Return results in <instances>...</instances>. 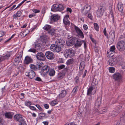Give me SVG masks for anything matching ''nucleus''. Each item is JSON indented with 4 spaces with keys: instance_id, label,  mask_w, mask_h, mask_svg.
Listing matches in <instances>:
<instances>
[{
    "instance_id": "1",
    "label": "nucleus",
    "mask_w": 125,
    "mask_h": 125,
    "mask_svg": "<svg viewBox=\"0 0 125 125\" xmlns=\"http://www.w3.org/2000/svg\"><path fill=\"white\" fill-rule=\"evenodd\" d=\"M57 45H52L50 46L51 50L55 52H58L61 51L62 49L63 48L65 44V42L63 40H58L56 41Z\"/></svg>"
},
{
    "instance_id": "2",
    "label": "nucleus",
    "mask_w": 125,
    "mask_h": 125,
    "mask_svg": "<svg viewBox=\"0 0 125 125\" xmlns=\"http://www.w3.org/2000/svg\"><path fill=\"white\" fill-rule=\"evenodd\" d=\"M64 9V8L62 5L56 4L53 5L52 10L54 11H60L63 10Z\"/></svg>"
},
{
    "instance_id": "3",
    "label": "nucleus",
    "mask_w": 125,
    "mask_h": 125,
    "mask_svg": "<svg viewBox=\"0 0 125 125\" xmlns=\"http://www.w3.org/2000/svg\"><path fill=\"white\" fill-rule=\"evenodd\" d=\"M50 68L49 66L48 65H45L43 66L41 69V73L42 75L45 76L48 74Z\"/></svg>"
},
{
    "instance_id": "4",
    "label": "nucleus",
    "mask_w": 125,
    "mask_h": 125,
    "mask_svg": "<svg viewBox=\"0 0 125 125\" xmlns=\"http://www.w3.org/2000/svg\"><path fill=\"white\" fill-rule=\"evenodd\" d=\"M117 48L120 51H124L125 49V43L123 41L119 42L117 45Z\"/></svg>"
},
{
    "instance_id": "5",
    "label": "nucleus",
    "mask_w": 125,
    "mask_h": 125,
    "mask_svg": "<svg viewBox=\"0 0 125 125\" xmlns=\"http://www.w3.org/2000/svg\"><path fill=\"white\" fill-rule=\"evenodd\" d=\"M75 53V52L72 49L66 50L65 52V56L67 58L71 57L73 56Z\"/></svg>"
},
{
    "instance_id": "6",
    "label": "nucleus",
    "mask_w": 125,
    "mask_h": 125,
    "mask_svg": "<svg viewBox=\"0 0 125 125\" xmlns=\"http://www.w3.org/2000/svg\"><path fill=\"white\" fill-rule=\"evenodd\" d=\"M91 9V6L89 5L86 4L84 6V8L81 10V11L84 14L86 15L90 11Z\"/></svg>"
},
{
    "instance_id": "7",
    "label": "nucleus",
    "mask_w": 125,
    "mask_h": 125,
    "mask_svg": "<svg viewBox=\"0 0 125 125\" xmlns=\"http://www.w3.org/2000/svg\"><path fill=\"white\" fill-rule=\"evenodd\" d=\"M47 58L50 60L53 59L55 57L53 53L50 51L47 52L45 53Z\"/></svg>"
},
{
    "instance_id": "8",
    "label": "nucleus",
    "mask_w": 125,
    "mask_h": 125,
    "mask_svg": "<svg viewBox=\"0 0 125 125\" xmlns=\"http://www.w3.org/2000/svg\"><path fill=\"white\" fill-rule=\"evenodd\" d=\"M38 60L41 61H44L46 59L44 54L41 52H39L37 53L36 56Z\"/></svg>"
},
{
    "instance_id": "9",
    "label": "nucleus",
    "mask_w": 125,
    "mask_h": 125,
    "mask_svg": "<svg viewBox=\"0 0 125 125\" xmlns=\"http://www.w3.org/2000/svg\"><path fill=\"white\" fill-rule=\"evenodd\" d=\"M30 66V68L33 71L39 70L42 67L41 64L40 63L37 64L36 65L33 64H31Z\"/></svg>"
},
{
    "instance_id": "10",
    "label": "nucleus",
    "mask_w": 125,
    "mask_h": 125,
    "mask_svg": "<svg viewBox=\"0 0 125 125\" xmlns=\"http://www.w3.org/2000/svg\"><path fill=\"white\" fill-rule=\"evenodd\" d=\"M49 38L45 34H43L40 36V39L44 43V45H45L48 43V41Z\"/></svg>"
},
{
    "instance_id": "11",
    "label": "nucleus",
    "mask_w": 125,
    "mask_h": 125,
    "mask_svg": "<svg viewBox=\"0 0 125 125\" xmlns=\"http://www.w3.org/2000/svg\"><path fill=\"white\" fill-rule=\"evenodd\" d=\"M67 40V45L71 46L75 44L76 39L75 38L70 37V38H68Z\"/></svg>"
},
{
    "instance_id": "12",
    "label": "nucleus",
    "mask_w": 125,
    "mask_h": 125,
    "mask_svg": "<svg viewBox=\"0 0 125 125\" xmlns=\"http://www.w3.org/2000/svg\"><path fill=\"white\" fill-rule=\"evenodd\" d=\"M113 78L115 80L118 82L120 81L122 78L121 74L118 73H115L113 75Z\"/></svg>"
},
{
    "instance_id": "13",
    "label": "nucleus",
    "mask_w": 125,
    "mask_h": 125,
    "mask_svg": "<svg viewBox=\"0 0 125 125\" xmlns=\"http://www.w3.org/2000/svg\"><path fill=\"white\" fill-rule=\"evenodd\" d=\"M96 92L95 88H93V86H91L87 90V95H90L94 94Z\"/></svg>"
},
{
    "instance_id": "14",
    "label": "nucleus",
    "mask_w": 125,
    "mask_h": 125,
    "mask_svg": "<svg viewBox=\"0 0 125 125\" xmlns=\"http://www.w3.org/2000/svg\"><path fill=\"white\" fill-rule=\"evenodd\" d=\"M76 33L78 34L79 36L82 38H83L84 36L83 33L78 27L75 26L74 27Z\"/></svg>"
},
{
    "instance_id": "15",
    "label": "nucleus",
    "mask_w": 125,
    "mask_h": 125,
    "mask_svg": "<svg viewBox=\"0 0 125 125\" xmlns=\"http://www.w3.org/2000/svg\"><path fill=\"white\" fill-rule=\"evenodd\" d=\"M35 75V73L33 71H31L29 72L26 73V75L31 79H32L34 78Z\"/></svg>"
},
{
    "instance_id": "16",
    "label": "nucleus",
    "mask_w": 125,
    "mask_h": 125,
    "mask_svg": "<svg viewBox=\"0 0 125 125\" xmlns=\"http://www.w3.org/2000/svg\"><path fill=\"white\" fill-rule=\"evenodd\" d=\"M33 62V60L31 58L28 56H27L25 58L24 62L25 64H28Z\"/></svg>"
},
{
    "instance_id": "17",
    "label": "nucleus",
    "mask_w": 125,
    "mask_h": 125,
    "mask_svg": "<svg viewBox=\"0 0 125 125\" xmlns=\"http://www.w3.org/2000/svg\"><path fill=\"white\" fill-rule=\"evenodd\" d=\"M69 15H66L64 17L63 20L64 23L65 25H69L70 24V21L69 20Z\"/></svg>"
},
{
    "instance_id": "18",
    "label": "nucleus",
    "mask_w": 125,
    "mask_h": 125,
    "mask_svg": "<svg viewBox=\"0 0 125 125\" xmlns=\"http://www.w3.org/2000/svg\"><path fill=\"white\" fill-rule=\"evenodd\" d=\"M102 98L100 97H98L95 104V106L96 108H98L101 103Z\"/></svg>"
},
{
    "instance_id": "19",
    "label": "nucleus",
    "mask_w": 125,
    "mask_h": 125,
    "mask_svg": "<svg viewBox=\"0 0 125 125\" xmlns=\"http://www.w3.org/2000/svg\"><path fill=\"white\" fill-rule=\"evenodd\" d=\"M14 118L15 119L19 122L24 119L23 116L20 114L15 115L14 116Z\"/></svg>"
},
{
    "instance_id": "20",
    "label": "nucleus",
    "mask_w": 125,
    "mask_h": 125,
    "mask_svg": "<svg viewBox=\"0 0 125 125\" xmlns=\"http://www.w3.org/2000/svg\"><path fill=\"white\" fill-rule=\"evenodd\" d=\"M59 16L57 14H53L52 16L51 20L52 21H57L59 18Z\"/></svg>"
},
{
    "instance_id": "21",
    "label": "nucleus",
    "mask_w": 125,
    "mask_h": 125,
    "mask_svg": "<svg viewBox=\"0 0 125 125\" xmlns=\"http://www.w3.org/2000/svg\"><path fill=\"white\" fill-rule=\"evenodd\" d=\"M83 59L82 60V62H80L79 67V69L80 70H83L84 67L85 66V63L84 61V57H83Z\"/></svg>"
},
{
    "instance_id": "22",
    "label": "nucleus",
    "mask_w": 125,
    "mask_h": 125,
    "mask_svg": "<svg viewBox=\"0 0 125 125\" xmlns=\"http://www.w3.org/2000/svg\"><path fill=\"white\" fill-rule=\"evenodd\" d=\"M13 115V113L10 112H6L4 114L5 117L8 119H11Z\"/></svg>"
},
{
    "instance_id": "23",
    "label": "nucleus",
    "mask_w": 125,
    "mask_h": 125,
    "mask_svg": "<svg viewBox=\"0 0 125 125\" xmlns=\"http://www.w3.org/2000/svg\"><path fill=\"white\" fill-rule=\"evenodd\" d=\"M98 9L104 12L106 10V5L105 3L104 2L101 3Z\"/></svg>"
},
{
    "instance_id": "24",
    "label": "nucleus",
    "mask_w": 125,
    "mask_h": 125,
    "mask_svg": "<svg viewBox=\"0 0 125 125\" xmlns=\"http://www.w3.org/2000/svg\"><path fill=\"white\" fill-rule=\"evenodd\" d=\"M67 92L65 90L62 91L60 94H59V96L61 98L64 97L66 95Z\"/></svg>"
},
{
    "instance_id": "25",
    "label": "nucleus",
    "mask_w": 125,
    "mask_h": 125,
    "mask_svg": "<svg viewBox=\"0 0 125 125\" xmlns=\"http://www.w3.org/2000/svg\"><path fill=\"white\" fill-rule=\"evenodd\" d=\"M115 31H111L109 33V38L112 39V41H113L115 37Z\"/></svg>"
},
{
    "instance_id": "26",
    "label": "nucleus",
    "mask_w": 125,
    "mask_h": 125,
    "mask_svg": "<svg viewBox=\"0 0 125 125\" xmlns=\"http://www.w3.org/2000/svg\"><path fill=\"white\" fill-rule=\"evenodd\" d=\"M118 9L119 11L122 12L123 9V5L121 2H119L118 4Z\"/></svg>"
},
{
    "instance_id": "27",
    "label": "nucleus",
    "mask_w": 125,
    "mask_h": 125,
    "mask_svg": "<svg viewBox=\"0 0 125 125\" xmlns=\"http://www.w3.org/2000/svg\"><path fill=\"white\" fill-rule=\"evenodd\" d=\"M104 11L98 9L96 12V14L98 17H100L103 14Z\"/></svg>"
},
{
    "instance_id": "28",
    "label": "nucleus",
    "mask_w": 125,
    "mask_h": 125,
    "mask_svg": "<svg viewBox=\"0 0 125 125\" xmlns=\"http://www.w3.org/2000/svg\"><path fill=\"white\" fill-rule=\"evenodd\" d=\"M48 115H46V114L43 113H41L39 114V118L40 119H42L43 117L47 118Z\"/></svg>"
},
{
    "instance_id": "29",
    "label": "nucleus",
    "mask_w": 125,
    "mask_h": 125,
    "mask_svg": "<svg viewBox=\"0 0 125 125\" xmlns=\"http://www.w3.org/2000/svg\"><path fill=\"white\" fill-rule=\"evenodd\" d=\"M55 72L53 69L50 68V70L48 73L50 76H53L55 74Z\"/></svg>"
},
{
    "instance_id": "30",
    "label": "nucleus",
    "mask_w": 125,
    "mask_h": 125,
    "mask_svg": "<svg viewBox=\"0 0 125 125\" xmlns=\"http://www.w3.org/2000/svg\"><path fill=\"white\" fill-rule=\"evenodd\" d=\"M10 54L9 52H8L4 56H2L3 60H8L10 57Z\"/></svg>"
},
{
    "instance_id": "31",
    "label": "nucleus",
    "mask_w": 125,
    "mask_h": 125,
    "mask_svg": "<svg viewBox=\"0 0 125 125\" xmlns=\"http://www.w3.org/2000/svg\"><path fill=\"white\" fill-rule=\"evenodd\" d=\"M74 60L73 58H72L68 60L66 62V64L67 65L72 64L74 62Z\"/></svg>"
},
{
    "instance_id": "32",
    "label": "nucleus",
    "mask_w": 125,
    "mask_h": 125,
    "mask_svg": "<svg viewBox=\"0 0 125 125\" xmlns=\"http://www.w3.org/2000/svg\"><path fill=\"white\" fill-rule=\"evenodd\" d=\"M48 33L52 36H53L54 35L55 33V30L54 29H52L49 30Z\"/></svg>"
},
{
    "instance_id": "33",
    "label": "nucleus",
    "mask_w": 125,
    "mask_h": 125,
    "mask_svg": "<svg viewBox=\"0 0 125 125\" xmlns=\"http://www.w3.org/2000/svg\"><path fill=\"white\" fill-rule=\"evenodd\" d=\"M98 84L97 81L96 79H94L92 83L91 86H93V88L96 87V85Z\"/></svg>"
},
{
    "instance_id": "34",
    "label": "nucleus",
    "mask_w": 125,
    "mask_h": 125,
    "mask_svg": "<svg viewBox=\"0 0 125 125\" xmlns=\"http://www.w3.org/2000/svg\"><path fill=\"white\" fill-rule=\"evenodd\" d=\"M77 40V43L75 44V46L76 47H80L83 42H82V40H80V41H78Z\"/></svg>"
},
{
    "instance_id": "35",
    "label": "nucleus",
    "mask_w": 125,
    "mask_h": 125,
    "mask_svg": "<svg viewBox=\"0 0 125 125\" xmlns=\"http://www.w3.org/2000/svg\"><path fill=\"white\" fill-rule=\"evenodd\" d=\"M108 111V109L107 107H104L102 110L100 111L97 110V111H98L100 114H104L107 112Z\"/></svg>"
},
{
    "instance_id": "36",
    "label": "nucleus",
    "mask_w": 125,
    "mask_h": 125,
    "mask_svg": "<svg viewBox=\"0 0 125 125\" xmlns=\"http://www.w3.org/2000/svg\"><path fill=\"white\" fill-rule=\"evenodd\" d=\"M51 28V26L49 25L46 24L43 27V28L44 30L48 31L50 30Z\"/></svg>"
},
{
    "instance_id": "37",
    "label": "nucleus",
    "mask_w": 125,
    "mask_h": 125,
    "mask_svg": "<svg viewBox=\"0 0 125 125\" xmlns=\"http://www.w3.org/2000/svg\"><path fill=\"white\" fill-rule=\"evenodd\" d=\"M113 52H112L110 50L107 51V55L108 57H111L114 55Z\"/></svg>"
},
{
    "instance_id": "38",
    "label": "nucleus",
    "mask_w": 125,
    "mask_h": 125,
    "mask_svg": "<svg viewBox=\"0 0 125 125\" xmlns=\"http://www.w3.org/2000/svg\"><path fill=\"white\" fill-rule=\"evenodd\" d=\"M19 125H27V124L25 119H23L19 122Z\"/></svg>"
},
{
    "instance_id": "39",
    "label": "nucleus",
    "mask_w": 125,
    "mask_h": 125,
    "mask_svg": "<svg viewBox=\"0 0 125 125\" xmlns=\"http://www.w3.org/2000/svg\"><path fill=\"white\" fill-rule=\"evenodd\" d=\"M33 47L35 48H37L41 47L42 44L40 43H35L34 44H33Z\"/></svg>"
},
{
    "instance_id": "40",
    "label": "nucleus",
    "mask_w": 125,
    "mask_h": 125,
    "mask_svg": "<svg viewBox=\"0 0 125 125\" xmlns=\"http://www.w3.org/2000/svg\"><path fill=\"white\" fill-rule=\"evenodd\" d=\"M21 59V58L19 57L18 56H17L15 58L14 61L16 64H18L20 62Z\"/></svg>"
},
{
    "instance_id": "41",
    "label": "nucleus",
    "mask_w": 125,
    "mask_h": 125,
    "mask_svg": "<svg viewBox=\"0 0 125 125\" xmlns=\"http://www.w3.org/2000/svg\"><path fill=\"white\" fill-rule=\"evenodd\" d=\"M118 110H117V113H116L115 111H113L112 113L110 114L111 116L113 117L115 116L116 115L118 114Z\"/></svg>"
},
{
    "instance_id": "42",
    "label": "nucleus",
    "mask_w": 125,
    "mask_h": 125,
    "mask_svg": "<svg viewBox=\"0 0 125 125\" xmlns=\"http://www.w3.org/2000/svg\"><path fill=\"white\" fill-rule=\"evenodd\" d=\"M94 28L97 31H99V26L96 23L94 24Z\"/></svg>"
},
{
    "instance_id": "43",
    "label": "nucleus",
    "mask_w": 125,
    "mask_h": 125,
    "mask_svg": "<svg viewBox=\"0 0 125 125\" xmlns=\"http://www.w3.org/2000/svg\"><path fill=\"white\" fill-rule=\"evenodd\" d=\"M109 72L111 73H114L115 71V69L113 67H109Z\"/></svg>"
},
{
    "instance_id": "44",
    "label": "nucleus",
    "mask_w": 125,
    "mask_h": 125,
    "mask_svg": "<svg viewBox=\"0 0 125 125\" xmlns=\"http://www.w3.org/2000/svg\"><path fill=\"white\" fill-rule=\"evenodd\" d=\"M115 46L113 45L110 47L109 50L112 52H114V53H115Z\"/></svg>"
},
{
    "instance_id": "45",
    "label": "nucleus",
    "mask_w": 125,
    "mask_h": 125,
    "mask_svg": "<svg viewBox=\"0 0 125 125\" xmlns=\"http://www.w3.org/2000/svg\"><path fill=\"white\" fill-rule=\"evenodd\" d=\"M31 103L30 101H26L25 102V105L28 106L29 107V106H30L31 105Z\"/></svg>"
},
{
    "instance_id": "46",
    "label": "nucleus",
    "mask_w": 125,
    "mask_h": 125,
    "mask_svg": "<svg viewBox=\"0 0 125 125\" xmlns=\"http://www.w3.org/2000/svg\"><path fill=\"white\" fill-rule=\"evenodd\" d=\"M108 64L111 66H113L116 64L115 62H111V61L109 60L108 62Z\"/></svg>"
},
{
    "instance_id": "47",
    "label": "nucleus",
    "mask_w": 125,
    "mask_h": 125,
    "mask_svg": "<svg viewBox=\"0 0 125 125\" xmlns=\"http://www.w3.org/2000/svg\"><path fill=\"white\" fill-rule=\"evenodd\" d=\"M57 104V102L54 100L52 101L50 103L51 105L53 106Z\"/></svg>"
},
{
    "instance_id": "48",
    "label": "nucleus",
    "mask_w": 125,
    "mask_h": 125,
    "mask_svg": "<svg viewBox=\"0 0 125 125\" xmlns=\"http://www.w3.org/2000/svg\"><path fill=\"white\" fill-rule=\"evenodd\" d=\"M65 66L64 65H61L58 66V68L59 70H61L65 68Z\"/></svg>"
},
{
    "instance_id": "49",
    "label": "nucleus",
    "mask_w": 125,
    "mask_h": 125,
    "mask_svg": "<svg viewBox=\"0 0 125 125\" xmlns=\"http://www.w3.org/2000/svg\"><path fill=\"white\" fill-rule=\"evenodd\" d=\"M36 51V50L34 48H31L28 50L29 52H32L34 53H35Z\"/></svg>"
},
{
    "instance_id": "50",
    "label": "nucleus",
    "mask_w": 125,
    "mask_h": 125,
    "mask_svg": "<svg viewBox=\"0 0 125 125\" xmlns=\"http://www.w3.org/2000/svg\"><path fill=\"white\" fill-rule=\"evenodd\" d=\"M116 59L115 58H111L110 59L109 61H111V62H116Z\"/></svg>"
},
{
    "instance_id": "51",
    "label": "nucleus",
    "mask_w": 125,
    "mask_h": 125,
    "mask_svg": "<svg viewBox=\"0 0 125 125\" xmlns=\"http://www.w3.org/2000/svg\"><path fill=\"white\" fill-rule=\"evenodd\" d=\"M33 111H35L36 110V108L34 107L33 106H29V107Z\"/></svg>"
},
{
    "instance_id": "52",
    "label": "nucleus",
    "mask_w": 125,
    "mask_h": 125,
    "mask_svg": "<svg viewBox=\"0 0 125 125\" xmlns=\"http://www.w3.org/2000/svg\"><path fill=\"white\" fill-rule=\"evenodd\" d=\"M22 55V53L21 52H19L18 53L17 56H18L19 57L21 58Z\"/></svg>"
},
{
    "instance_id": "53",
    "label": "nucleus",
    "mask_w": 125,
    "mask_h": 125,
    "mask_svg": "<svg viewBox=\"0 0 125 125\" xmlns=\"http://www.w3.org/2000/svg\"><path fill=\"white\" fill-rule=\"evenodd\" d=\"M88 17L91 20H92L93 19V16L91 13H89L88 14Z\"/></svg>"
},
{
    "instance_id": "54",
    "label": "nucleus",
    "mask_w": 125,
    "mask_h": 125,
    "mask_svg": "<svg viewBox=\"0 0 125 125\" xmlns=\"http://www.w3.org/2000/svg\"><path fill=\"white\" fill-rule=\"evenodd\" d=\"M35 13H38L40 12V11L36 9H33L32 10Z\"/></svg>"
},
{
    "instance_id": "55",
    "label": "nucleus",
    "mask_w": 125,
    "mask_h": 125,
    "mask_svg": "<svg viewBox=\"0 0 125 125\" xmlns=\"http://www.w3.org/2000/svg\"><path fill=\"white\" fill-rule=\"evenodd\" d=\"M78 86H75L73 89V92L74 93H76V92L77 89L78 88Z\"/></svg>"
},
{
    "instance_id": "56",
    "label": "nucleus",
    "mask_w": 125,
    "mask_h": 125,
    "mask_svg": "<svg viewBox=\"0 0 125 125\" xmlns=\"http://www.w3.org/2000/svg\"><path fill=\"white\" fill-rule=\"evenodd\" d=\"M83 57H84V58H85V57L84 56L83 54H81L79 57V59L81 61H82L81 60L83 59ZM84 60H85V59H84Z\"/></svg>"
},
{
    "instance_id": "57",
    "label": "nucleus",
    "mask_w": 125,
    "mask_h": 125,
    "mask_svg": "<svg viewBox=\"0 0 125 125\" xmlns=\"http://www.w3.org/2000/svg\"><path fill=\"white\" fill-rule=\"evenodd\" d=\"M22 13L21 11H18L16 14H17V16L18 17H20Z\"/></svg>"
},
{
    "instance_id": "58",
    "label": "nucleus",
    "mask_w": 125,
    "mask_h": 125,
    "mask_svg": "<svg viewBox=\"0 0 125 125\" xmlns=\"http://www.w3.org/2000/svg\"><path fill=\"white\" fill-rule=\"evenodd\" d=\"M58 77L60 78H63V75L61 73H59L58 75Z\"/></svg>"
},
{
    "instance_id": "59",
    "label": "nucleus",
    "mask_w": 125,
    "mask_h": 125,
    "mask_svg": "<svg viewBox=\"0 0 125 125\" xmlns=\"http://www.w3.org/2000/svg\"><path fill=\"white\" fill-rule=\"evenodd\" d=\"M5 34V33L4 32L2 31H0V37H1L3 36Z\"/></svg>"
},
{
    "instance_id": "60",
    "label": "nucleus",
    "mask_w": 125,
    "mask_h": 125,
    "mask_svg": "<svg viewBox=\"0 0 125 125\" xmlns=\"http://www.w3.org/2000/svg\"><path fill=\"white\" fill-rule=\"evenodd\" d=\"M36 106L39 109V110H40L42 111V108L39 105L37 104L36 105Z\"/></svg>"
},
{
    "instance_id": "61",
    "label": "nucleus",
    "mask_w": 125,
    "mask_h": 125,
    "mask_svg": "<svg viewBox=\"0 0 125 125\" xmlns=\"http://www.w3.org/2000/svg\"><path fill=\"white\" fill-rule=\"evenodd\" d=\"M121 119L123 120L124 122L125 123V114L124 115H123L122 117H121Z\"/></svg>"
},
{
    "instance_id": "62",
    "label": "nucleus",
    "mask_w": 125,
    "mask_h": 125,
    "mask_svg": "<svg viewBox=\"0 0 125 125\" xmlns=\"http://www.w3.org/2000/svg\"><path fill=\"white\" fill-rule=\"evenodd\" d=\"M35 80L38 81H41L42 80L39 77H37L35 79Z\"/></svg>"
},
{
    "instance_id": "63",
    "label": "nucleus",
    "mask_w": 125,
    "mask_h": 125,
    "mask_svg": "<svg viewBox=\"0 0 125 125\" xmlns=\"http://www.w3.org/2000/svg\"><path fill=\"white\" fill-rule=\"evenodd\" d=\"M82 42H83L82 43H84V47L85 49L86 48V43L83 40H82Z\"/></svg>"
},
{
    "instance_id": "64",
    "label": "nucleus",
    "mask_w": 125,
    "mask_h": 125,
    "mask_svg": "<svg viewBox=\"0 0 125 125\" xmlns=\"http://www.w3.org/2000/svg\"><path fill=\"white\" fill-rule=\"evenodd\" d=\"M83 27L84 28V29L85 30H87L88 29V27L87 25L85 24H84Z\"/></svg>"
}]
</instances>
